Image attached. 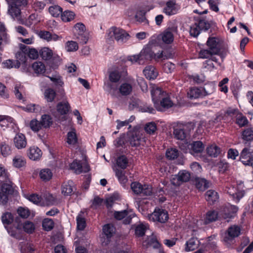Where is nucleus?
<instances>
[{
    "mask_svg": "<svg viewBox=\"0 0 253 253\" xmlns=\"http://www.w3.org/2000/svg\"><path fill=\"white\" fill-rule=\"evenodd\" d=\"M56 107L58 112L61 115L67 114L70 109V104L67 101L59 102Z\"/></svg>",
    "mask_w": 253,
    "mask_h": 253,
    "instance_id": "nucleus-27",
    "label": "nucleus"
},
{
    "mask_svg": "<svg viewBox=\"0 0 253 253\" xmlns=\"http://www.w3.org/2000/svg\"><path fill=\"white\" fill-rule=\"evenodd\" d=\"M103 232L108 238H110L115 232V228L113 225L107 224L103 226Z\"/></svg>",
    "mask_w": 253,
    "mask_h": 253,
    "instance_id": "nucleus-42",
    "label": "nucleus"
},
{
    "mask_svg": "<svg viewBox=\"0 0 253 253\" xmlns=\"http://www.w3.org/2000/svg\"><path fill=\"white\" fill-rule=\"evenodd\" d=\"M24 230L28 233H32L35 230V226L34 224L29 221H26L23 225Z\"/></svg>",
    "mask_w": 253,
    "mask_h": 253,
    "instance_id": "nucleus-57",
    "label": "nucleus"
},
{
    "mask_svg": "<svg viewBox=\"0 0 253 253\" xmlns=\"http://www.w3.org/2000/svg\"><path fill=\"white\" fill-rule=\"evenodd\" d=\"M150 43L140 52V57L144 62L145 60H152L154 55V51L150 47Z\"/></svg>",
    "mask_w": 253,
    "mask_h": 253,
    "instance_id": "nucleus-22",
    "label": "nucleus"
},
{
    "mask_svg": "<svg viewBox=\"0 0 253 253\" xmlns=\"http://www.w3.org/2000/svg\"><path fill=\"white\" fill-rule=\"evenodd\" d=\"M175 29L173 28H169L164 31L160 36V39L166 44L171 43L174 40L173 32Z\"/></svg>",
    "mask_w": 253,
    "mask_h": 253,
    "instance_id": "nucleus-15",
    "label": "nucleus"
},
{
    "mask_svg": "<svg viewBox=\"0 0 253 253\" xmlns=\"http://www.w3.org/2000/svg\"><path fill=\"white\" fill-rule=\"evenodd\" d=\"M191 177L190 173L185 170H182L177 174L173 175L170 179L171 184L174 186H179L182 183L188 181Z\"/></svg>",
    "mask_w": 253,
    "mask_h": 253,
    "instance_id": "nucleus-8",
    "label": "nucleus"
},
{
    "mask_svg": "<svg viewBox=\"0 0 253 253\" xmlns=\"http://www.w3.org/2000/svg\"><path fill=\"white\" fill-rule=\"evenodd\" d=\"M13 166L17 169H21L25 167L26 165V160L24 157L17 155H16L12 160Z\"/></svg>",
    "mask_w": 253,
    "mask_h": 253,
    "instance_id": "nucleus-24",
    "label": "nucleus"
},
{
    "mask_svg": "<svg viewBox=\"0 0 253 253\" xmlns=\"http://www.w3.org/2000/svg\"><path fill=\"white\" fill-rule=\"evenodd\" d=\"M144 130L147 134L150 135L154 134L157 130V126L154 122L147 123L144 126Z\"/></svg>",
    "mask_w": 253,
    "mask_h": 253,
    "instance_id": "nucleus-41",
    "label": "nucleus"
},
{
    "mask_svg": "<svg viewBox=\"0 0 253 253\" xmlns=\"http://www.w3.org/2000/svg\"><path fill=\"white\" fill-rule=\"evenodd\" d=\"M213 90L214 86L213 85L207 84L203 88L198 87L190 88L187 92V95L188 97L191 99H196L211 93Z\"/></svg>",
    "mask_w": 253,
    "mask_h": 253,
    "instance_id": "nucleus-2",
    "label": "nucleus"
},
{
    "mask_svg": "<svg viewBox=\"0 0 253 253\" xmlns=\"http://www.w3.org/2000/svg\"><path fill=\"white\" fill-rule=\"evenodd\" d=\"M201 30L197 23H195L190 27V34L191 36L196 37L200 33Z\"/></svg>",
    "mask_w": 253,
    "mask_h": 253,
    "instance_id": "nucleus-58",
    "label": "nucleus"
},
{
    "mask_svg": "<svg viewBox=\"0 0 253 253\" xmlns=\"http://www.w3.org/2000/svg\"><path fill=\"white\" fill-rule=\"evenodd\" d=\"M178 9L175 3L172 1H169L166 3V6L164 8V12L168 15H171L177 13Z\"/></svg>",
    "mask_w": 253,
    "mask_h": 253,
    "instance_id": "nucleus-25",
    "label": "nucleus"
},
{
    "mask_svg": "<svg viewBox=\"0 0 253 253\" xmlns=\"http://www.w3.org/2000/svg\"><path fill=\"white\" fill-rule=\"evenodd\" d=\"M73 182L69 181L63 183L62 186V193L65 196L70 195L73 192Z\"/></svg>",
    "mask_w": 253,
    "mask_h": 253,
    "instance_id": "nucleus-30",
    "label": "nucleus"
},
{
    "mask_svg": "<svg viewBox=\"0 0 253 253\" xmlns=\"http://www.w3.org/2000/svg\"><path fill=\"white\" fill-rule=\"evenodd\" d=\"M128 140L132 147H137L140 145H143L146 142L145 138L143 137V134L139 130H133L128 134Z\"/></svg>",
    "mask_w": 253,
    "mask_h": 253,
    "instance_id": "nucleus-6",
    "label": "nucleus"
},
{
    "mask_svg": "<svg viewBox=\"0 0 253 253\" xmlns=\"http://www.w3.org/2000/svg\"><path fill=\"white\" fill-rule=\"evenodd\" d=\"M196 186L200 190H205L210 186L209 182L204 178H197L196 179Z\"/></svg>",
    "mask_w": 253,
    "mask_h": 253,
    "instance_id": "nucleus-32",
    "label": "nucleus"
},
{
    "mask_svg": "<svg viewBox=\"0 0 253 253\" xmlns=\"http://www.w3.org/2000/svg\"><path fill=\"white\" fill-rule=\"evenodd\" d=\"M218 214L216 211H209L207 212L204 222L206 224L215 221L217 219Z\"/></svg>",
    "mask_w": 253,
    "mask_h": 253,
    "instance_id": "nucleus-39",
    "label": "nucleus"
},
{
    "mask_svg": "<svg viewBox=\"0 0 253 253\" xmlns=\"http://www.w3.org/2000/svg\"><path fill=\"white\" fill-rule=\"evenodd\" d=\"M236 123L240 126L243 127L248 125L249 121L247 117L243 115L242 113L238 114L236 117Z\"/></svg>",
    "mask_w": 253,
    "mask_h": 253,
    "instance_id": "nucleus-40",
    "label": "nucleus"
},
{
    "mask_svg": "<svg viewBox=\"0 0 253 253\" xmlns=\"http://www.w3.org/2000/svg\"><path fill=\"white\" fill-rule=\"evenodd\" d=\"M147 227L143 224L137 225L135 229V234L138 237L143 236L146 232Z\"/></svg>",
    "mask_w": 253,
    "mask_h": 253,
    "instance_id": "nucleus-56",
    "label": "nucleus"
},
{
    "mask_svg": "<svg viewBox=\"0 0 253 253\" xmlns=\"http://www.w3.org/2000/svg\"><path fill=\"white\" fill-rule=\"evenodd\" d=\"M3 67L6 68H11L13 67L19 68L20 66V63L19 61L16 60L13 62L12 60H7L3 63Z\"/></svg>",
    "mask_w": 253,
    "mask_h": 253,
    "instance_id": "nucleus-55",
    "label": "nucleus"
},
{
    "mask_svg": "<svg viewBox=\"0 0 253 253\" xmlns=\"http://www.w3.org/2000/svg\"><path fill=\"white\" fill-rule=\"evenodd\" d=\"M199 244V241L197 238L192 237L186 242L185 251L186 252L194 251L198 248Z\"/></svg>",
    "mask_w": 253,
    "mask_h": 253,
    "instance_id": "nucleus-26",
    "label": "nucleus"
},
{
    "mask_svg": "<svg viewBox=\"0 0 253 253\" xmlns=\"http://www.w3.org/2000/svg\"><path fill=\"white\" fill-rule=\"evenodd\" d=\"M34 251L35 248L32 244L29 243H25L23 245L21 244V253H33Z\"/></svg>",
    "mask_w": 253,
    "mask_h": 253,
    "instance_id": "nucleus-48",
    "label": "nucleus"
},
{
    "mask_svg": "<svg viewBox=\"0 0 253 253\" xmlns=\"http://www.w3.org/2000/svg\"><path fill=\"white\" fill-rule=\"evenodd\" d=\"M179 155L178 151L175 148H171L167 150L166 152V156L169 160H174L176 159Z\"/></svg>",
    "mask_w": 253,
    "mask_h": 253,
    "instance_id": "nucleus-53",
    "label": "nucleus"
},
{
    "mask_svg": "<svg viewBox=\"0 0 253 253\" xmlns=\"http://www.w3.org/2000/svg\"><path fill=\"white\" fill-rule=\"evenodd\" d=\"M132 89L131 85L128 83L122 84L119 87L120 92L123 96L129 95L131 92Z\"/></svg>",
    "mask_w": 253,
    "mask_h": 253,
    "instance_id": "nucleus-34",
    "label": "nucleus"
},
{
    "mask_svg": "<svg viewBox=\"0 0 253 253\" xmlns=\"http://www.w3.org/2000/svg\"><path fill=\"white\" fill-rule=\"evenodd\" d=\"M207 44L214 54H218L221 49V42L219 38L210 37L207 42Z\"/></svg>",
    "mask_w": 253,
    "mask_h": 253,
    "instance_id": "nucleus-11",
    "label": "nucleus"
},
{
    "mask_svg": "<svg viewBox=\"0 0 253 253\" xmlns=\"http://www.w3.org/2000/svg\"><path fill=\"white\" fill-rule=\"evenodd\" d=\"M13 142L15 146L18 149L26 147L27 140L25 136L22 133H17L15 136Z\"/></svg>",
    "mask_w": 253,
    "mask_h": 253,
    "instance_id": "nucleus-17",
    "label": "nucleus"
},
{
    "mask_svg": "<svg viewBox=\"0 0 253 253\" xmlns=\"http://www.w3.org/2000/svg\"><path fill=\"white\" fill-rule=\"evenodd\" d=\"M206 151L208 155L212 158L217 157L220 153V147L214 143L209 145Z\"/></svg>",
    "mask_w": 253,
    "mask_h": 253,
    "instance_id": "nucleus-21",
    "label": "nucleus"
},
{
    "mask_svg": "<svg viewBox=\"0 0 253 253\" xmlns=\"http://www.w3.org/2000/svg\"><path fill=\"white\" fill-rule=\"evenodd\" d=\"M131 188L133 192L137 195L141 196H150L152 193V187L148 185H141L138 182H132L131 184Z\"/></svg>",
    "mask_w": 253,
    "mask_h": 253,
    "instance_id": "nucleus-5",
    "label": "nucleus"
},
{
    "mask_svg": "<svg viewBox=\"0 0 253 253\" xmlns=\"http://www.w3.org/2000/svg\"><path fill=\"white\" fill-rule=\"evenodd\" d=\"M39 175L41 179L44 181H49L51 179L53 175L52 171L48 169H42Z\"/></svg>",
    "mask_w": 253,
    "mask_h": 253,
    "instance_id": "nucleus-36",
    "label": "nucleus"
},
{
    "mask_svg": "<svg viewBox=\"0 0 253 253\" xmlns=\"http://www.w3.org/2000/svg\"><path fill=\"white\" fill-rule=\"evenodd\" d=\"M174 104L169 96L167 94L159 103H156L155 107L159 111H164L166 109L172 107Z\"/></svg>",
    "mask_w": 253,
    "mask_h": 253,
    "instance_id": "nucleus-14",
    "label": "nucleus"
},
{
    "mask_svg": "<svg viewBox=\"0 0 253 253\" xmlns=\"http://www.w3.org/2000/svg\"><path fill=\"white\" fill-rule=\"evenodd\" d=\"M75 13L69 10H66L61 14V19L64 22H69L75 18Z\"/></svg>",
    "mask_w": 253,
    "mask_h": 253,
    "instance_id": "nucleus-46",
    "label": "nucleus"
},
{
    "mask_svg": "<svg viewBox=\"0 0 253 253\" xmlns=\"http://www.w3.org/2000/svg\"><path fill=\"white\" fill-rule=\"evenodd\" d=\"M115 174L120 183L123 186H125L128 181L127 176L125 174V172L122 170L116 169L115 170Z\"/></svg>",
    "mask_w": 253,
    "mask_h": 253,
    "instance_id": "nucleus-31",
    "label": "nucleus"
},
{
    "mask_svg": "<svg viewBox=\"0 0 253 253\" xmlns=\"http://www.w3.org/2000/svg\"><path fill=\"white\" fill-rule=\"evenodd\" d=\"M85 27L82 23H78L74 27V33L77 39L81 43L85 44L88 41V37L85 33Z\"/></svg>",
    "mask_w": 253,
    "mask_h": 253,
    "instance_id": "nucleus-10",
    "label": "nucleus"
},
{
    "mask_svg": "<svg viewBox=\"0 0 253 253\" xmlns=\"http://www.w3.org/2000/svg\"><path fill=\"white\" fill-rule=\"evenodd\" d=\"M151 96L154 106H156V103H159L163 98H164L168 93L159 87L153 86L151 90Z\"/></svg>",
    "mask_w": 253,
    "mask_h": 253,
    "instance_id": "nucleus-12",
    "label": "nucleus"
},
{
    "mask_svg": "<svg viewBox=\"0 0 253 253\" xmlns=\"http://www.w3.org/2000/svg\"><path fill=\"white\" fill-rule=\"evenodd\" d=\"M117 166L122 169H125L127 166L128 160L124 155L119 157L116 162Z\"/></svg>",
    "mask_w": 253,
    "mask_h": 253,
    "instance_id": "nucleus-47",
    "label": "nucleus"
},
{
    "mask_svg": "<svg viewBox=\"0 0 253 253\" xmlns=\"http://www.w3.org/2000/svg\"><path fill=\"white\" fill-rule=\"evenodd\" d=\"M27 154L30 159L37 161L39 160L42 157V152L38 147L32 146L28 150Z\"/></svg>",
    "mask_w": 253,
    "mask_h": 253,
    "instance_id": "nucleus-19",
    "label": "nucleus"
},
{
    "mask_svg": "<svg viewBox=\"0 0 253 253\" xmlns=\"http://www.w3.org/2000/svg\"><path fill=\"white\" fill-rule=\"evenodd\" d=\"M205 198L210 205L214 204L219 199L218 193L212 190H209L205 194Z\"/></svg>",
    "mask_w": 253,
    "mask_h": 253,
    "instance_id": "nucleus-23",
    "label": "nucleus"
},
{
    "mask_svg": "<svg viewBox=\"0 0 253 253\" xmlns=\"http://www.w3.org/2000/svg\"><path fill=\"white\" fill-rule=\"evenodd\" d=\"M240 113V112L237 108L229 107L225 111V116H227L231 118L233 117H236Z\"/></svg>",
    "mask_w": 253,
    "mask_h": 253,
    "instance_id": "nucleus-59",
    "label": "nucleus"
},
{
    "mask_svg": "<svg viewBox=\"0 0 253 253\" xmlns=\"http://www.w3.org/2000/svg\"><path fill=\"white\" fill-rule=\"evenodd\" d=\"M143 73L145 77L149 80L155 79L158 75L156 68L152 66H148L143 70Z\"/></svg>",
    "mask_w": 253,
    "mask_h": 253,
    "instance_id": "nucleus-20",
    "label": "nucleus"
},
{
    "mask_svg": "<svg viewBox=\"0 0 253 253\" xmlns=\"http://www.w3.org/2000/svg\"><path fill=\"white\" fill-rule=\"evenodd\" d=\"M32 68L37 74H42L45 71V67L44 64L42 62H35L32 65Z\"/></svg>",
    "mask_w": 253,
    "mask_h": 253,
    "instance_id": "nucleus-37",
    "label": "nucleus"
},
{
    "mask_svg": "<svg viewBox=\"0 0 253 253\" xmlns=\"http://www.w3.org/2000/svg\"><path fill=\"white\" fill-rule=\"evenodd\" d=\"M148 217L150 220L163 223L168 221L169 214L165 210L156 209L153 213L148 215Z\"/></svg>",
    "mask_w": 253,
    "mask_h": 253,
    "instance_id": "nucleus-7",
    "label": "nucleus"
},
{
    "mask_svg": "<svg viewBox=\"0 0 253 253\" xmlns=\"http://www.w3.org/2000/svg\"><path fill=\"white\" fill-rule=\"evenodd\" d=\"M197 23L199 26L201 31H207L210 29L211 27V25L209 22L205 19L200 20Z\"/></svg>",
    "mask_w": 253,
    "mask_h": 253,
    "instance_id": "nucleus-63",
    "label": "nucleus"
},
{
    "mask_svg": "<svg viewBox=\"0 0 253 253\" xmlns=\"http://www.w3.org/2000/svg\"><path fill=\"white\" fill-rule=\"evenodd\" d=\"M44 97L47 102H52L56 96L55 91L52 88H47L44 93Z\"/></svg>",
    "mask_w": 253,
    "mask_h": 253,
    "instance_id": "nucleus-45",
    "label": "nucleus"
},
{
    "mask_svg": "<svg viewBox=\"0 0 253 253\" xmlns=\"http://www.w3.org/2000/svg\"><path fill=\"white\" fill-rule=\"evenodd\" d=\"M17 212L19 215L23 218H27L30 215V211L28 209L20 207L17 210Z\"/></svg>",
    "mask_w": 253,
    "mask_h": 253,
    "instance_id": "nucleus-64",
    "label": "nucleus"
},
{
    "mask_svg": "<svg viewBox=\"0 0 253 253\" xmlns=\"http://www.w3.org/2000/svg\"><path fill=\"white\" fill-rule=\"evenodd\" d=\"M67 142L70 145H75L78 142V138L76 130L73 128L71 131L68 132L67 135Z\"/></svg>",
    "mask_w": 253,
    "mask_h": 253,
    "instance_id": "nucleus-33",
    "label": "nucleus"
},
{
    "mask_svg": "<svg viewBox=\"0 0 253 253\" xmlns=\"http://www.w3.org/2000/svg\"><path fill=\"white\" fill-rule=\"evenodd\" d=\"M238 210V208L236 206L230 204L225 205L222 207V219H225L226 221L229 222L236 215Z\"/></svg>",
    "mask_w": 253,
    "mask_h": 253,
    "instance_id": "nucleus-9",
    "label": "nucleus"
},
{
    "mask_svg": "<svg viewBox=\"0 0 253 253\" xmlns=\"http://www.w3.org/2000/svg\"><path fill=\"white\" fill-rule=\"evenodd\" d=\"M186 126L184 125H179L173 129V134L174 138L178 140H184L187 135L185 129Z\"/></svg>",
    "mask_w": 253,
    "mask_h": 253,
    "instance_id": "nucleus-18",
    "label": "nucleus"
},
{
    "mask_svg": "<svg viewBox=\"0 0 253 253\" xmlns=\"http://www.w3.org/2000/svg\"><path fill=\"white\" fill-rule=\"evenodd\" d=\"M78 44L74 41H68L66 43V49L68 51H75L78 49Z\"/></svg>",
    "mask_w": 253,
    "mask_h": 253,
    "instance_id": "nucleus-60",
    "label": "nucleus"
},
{
    "mask_svg": "<svg viewBox=\"0 0 253 253\" xmlns=\"http://www.w3.org/2000/svg\"><path fill=\"white\" fill-rule=\"evenodd\" d=\"M77 229L80 230H83L86 226L85 218L81 214H79L77 217Z\"/></svg>",
    "mask_w": 253,
    "mask_h": 253,
    "instance_id": "nucleus-51",
    "label": "nucleus"
},
{
    "mask_svg": "<svg viewBox=\"0 0 253 253\" xmlns=\"http://www.w3.org/2000/svg\"><path fill=\"white\" fill-rule=\"evenodd\" d=\"M242 138L247 141L253 140V129L251 127L247 128L242 132Z\"/></svg>",
    "mask_w": 253,
    "mask_h": 253,
    "instance_id": "nucleus-38",
    "label": "nucleus"
},
{
    "mask_svg": "<svg viewBox=\"0 0 253 253\" xmlns=\"http://www.w3.org/2000/svg\"><path fill=\"white\" fill-rule=\"evenodd\" d=\"M39 54L43 60H48L52 58L53 52L48 47H44L40 50Z\"/></svg>",
    "mask_w": 253,
    "mask_h": 253,
    "instance_id": "nucleus-29",
    "label": "nucleus"
},
{
    "mask_svg": "<svg viewBox=\"0 0 253 253\" xmlns=\"http://www.w3.org/2000/svg\"><path fill=\"white\" fill-rule=\"evenodd\" d=\"M70 169L74 170L75 172L79 174L81 172H86L89 171V165L84 163L81 164L80 161L74 160L70 165Z\"/></svg>",
    "mask_w": 253,
    "mask_h": 253,
    "instance_id": "nucleus-13",
    "label": "nucleus"
},
{
    "mask_svg": "<svg viewBox=\"0 0 253 253\" xmlns=\"http://www.w3.org/2000/svg\"><path fill=\"white\" fill-rule=\"evenodd\" d=\"M146 241L148 245L152 246L154 248H159L160 246V244L157 241V239L153 236L148 238Z\"/></svg>",
    "mask_w": 253,
    "mask_h": 253,
    "instance_id": "nucleus-61",
    "label": "nucleus"
},
{
    "mask_svg": "<svg viewBox=\"0 0 253 253\" xmlns=\"http://www.w3.org/2000/svg\"><path fill=\"white\" fill-rule=\"evenodd\" d=\"M111 39H115L119 43L126 42L130 38L129 35L124 30L113 27L111 28L108 34Z\"/></svg>",
    "mask_w": 253,
    "mask_h": 253,
    "instance_id": "nucleus-3",
    "label": "nucleus"
},
{
    "mask_svg": "<svg viewBox=\"0 0 253 253\" xmlns=\"http://www.w3.org/2000/svg\"><path fill=\"white\" fill-rule=\"evenodd\" d=\"M0 152L2 155L6 157L10 153V149L9 146L4 142L0 144Z\"/></svg>",
    "mask_w": 253,
    "mask_h": 253,
    "instance_id": "nucleus-62",
    "label": "nucleus"
},
{
    "mask_svg": "<svg viewBox=\"0 0 253 253\" xmlns=\"http://www.w3.org/2000/svg\"><path fill=\"white\" fill-rule=\"evenodd\" d=\"M48 11L53 17H58L62 13V8L57 5L50 6Z\"/></svg>",
    "mask_w": 253,
    "mask_h": 253,
    "instance_id": "nucleus-44",
    "label": "nucleus"
},
{
    "mask_svg": "<svg viewBox=\"0 0 253 253\" xmlns=\"http://www.w3.org/2000/svg\"><path fill=\"white\" fill-rule=\"evenodd\" d=\"M189 152L193 155L197 154L203 152L204 149V145L200 141H193L187 145Z\"/></svg>",
    "mask_w": 253,
    "mask_h": 253,
    "instance_id": "nucleus-16",
    "label": "nucleus"
},
{
    "mask_svg": "<svg viewBox=\"0 0 253 253\" xmlns=\"http://www.w3.org/2000/svg\"><path fill=\"white\" fill-rule=\"evenodd\" d=\"M1 219L2 223L4 225H8L13 222L14 216L11 212L7 211L2 214Z\"/></svg>",
    "mask_w": 253,
    "mask_h": 253,
    "instance_id": "nucleus-35",
    "label": "nucleus"
},
{
    "mask_svg": "<svg viewBox=\"0 0 253 253\" xmlns=\"http://www.w3.org/2000/svg\"><path fill=\"white\" fill-rule=\"evenodd\" d=\"M30 127L33 131L37 132L42 128V126L41 122L36 119H33L30 123Z\"/></svg>",
    "mask_w": 253,
    "mask_h": 253,
    "instance_id": "nucleus-54",
    "label": "nucleus"
},
{
    "mask_svg": "<svg viewBox=\"0 0 253 253\" xmlns=\"http://www.w3.org/2000/svg\"><path fill=\"white\" fill-rule=\"evenodd\" d=\"M42 127H48L52 124V119L47 115H43L42 116L40 121Z\"/></svg>",
    "mask_w": 253,
    "mask_h": 253,
    "instance_id": "nucleus-50",
    "label": "nucleus"
},
{
    "mask_svg": "<svg viewBox=\"0 0 253 253\" xmlns=\"http://www.w3.org/2000/svg\"><path fill=\"white\" fill-rule=\"evenodd\" d=\"M227 232L228 236L225 237L224 242L227 248H231L235 243L234 238L240 234L241 229L238 226H232L228 228Z\"/></svg>",
    "mask_w": 253,
    "mask_h": 253,
    "instance_id": "nucleus-4",
    "label": "nucleus"
},
{
    "mask_svg": "<svg viewBox=\"0 0 253 253\" xmlns=\"http://www.w3.org/2000/svg\"><path fill=\"white\" fill-rule=\"evenodd\" d=\"M45 6V3L43 0L41 1L36 0L33 1L32 7L35 11L41 12L44 9Z\"/></svg>",
    "mask_w": 253,
    "mask_h": 253,
    "instance_id": "nucleus-43",
    "label": "nucleus"
},
{
    "mask_svg": "<svg viewBox=\"0 0 253 253\" xmlns=\"http://www.w3.org/2000/svg\"><path fill=\"white\" fill-rule=\"evenodd\" d=\"M13 122V119L8 116L0 115V125L2 127H6L9 124Z\"/></svg>",
    "mask_w": 253,
    "mask_h": 253,
    "instance_id": "nucleus-52",
    "label": "nucleus"
},
{
    "mask_svg": "<svg viewBox=\"0 0 253 253\" xmlns=\"http://www.w3.org/2000/svg\"><path fill=\"white\" fill-rule=\"evenodd\" d=\"M225 187L224 192H226L236 203L239 202L245 194L244 185L242 181L238 182L236 186L227 183Z\"/></svg>",
    "mask_w": 253,
    "mask_h": 253,
    "instance_id": "nucleus-1",
    "label": "nucleus"
},
{
    "mask_svg": "<svg viewBox=\"0 0 253 253\" xmlns=\"http://www.w3.org/2000/svg\"><path fill=\"white\" fill-rule=\"evenodd\" d=\"M54 223L51 219L45 218L42 223V226L43 229L45 231H50L53 229Z\"/></svg>",
    "mask_w": 253,
    "mask_h": 253,
    "instance_id": "nucleus-49",
    "label": "nucleus"
},
{
    "mask_svg": "<svg viewBox=\"0 0 253 253\" xmlns=\"http://www.w3.org/2000/svg\"><path fill=\"white\" fill-rule=\"evenodd\" d=\"M8 13L13 17L17 18L19 17L21 13L20 8L16 5H12V2L8 1Z\"/></svg>",
    "mask_w": 253,
    "mask_h": 253,
    "instance_id": "nucleus-28",
    "label": "nucleus"
}]
</instances>
